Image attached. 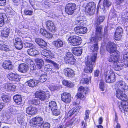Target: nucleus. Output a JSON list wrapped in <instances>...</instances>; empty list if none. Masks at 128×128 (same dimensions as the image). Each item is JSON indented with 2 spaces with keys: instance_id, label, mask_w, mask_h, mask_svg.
<instances>
[{
  "instance_id": "obj_26",
  "label": "nucleus",
  "mask_w": 128,
  "mask_h": 128,
  "mask_svg": "<svg viewBox=\"0 0 128 128\" xmlns=\"http://www.w3.org/2000/svg\"><path fill=\"white\" fill-rule=\"evenodd\" d=\"M26 112L27 114L30 115H33L36 113L37 109L35 107L29 106L26 108Z\"/></svg>"
},
{
  "instance_id": "obj_43",
  "label": "nucleus",
  "mask_w": 128,
  "mask_h": 128,
  "mask_svg": "<svg viewBox=\"0 0 128 128\" xmlns=\"http://www.w3.org/2000/svg\"><path fill=\"white\" fill-rule=\"evenodd\" d=\"M88 88H84L82 86H80L78 89V91L79 92L83 93L86 94L87 92Z\"/></svg>"
},
{
  "instance_id": "obj_60",
  "label": "nucleus",
  "mask_w": 128,
  "mask_h": 128,
  "mask_svg": "<svg viewBox=\"0 0 128 128\" xmlns=\"http://www.w3.org/2000/svg\"><path fill=\"white\" fill-rule=\"evenodd\" d=\"M128 89V86L124 82V85H122V86L121 88H120V90L122 91H127Z\"/></svg>"
},
{
  "instance_id": "obj_55",
  "label": "nucleus",
  "mask_w": 128,
  "mask_h": 128,
  "mask_svg": "<svg viewBox=\"0 0 128 128\" xmlns=\"http://www.w3.org/2000/svg\"><path fill=\"white\" fill-rule=\"evenodd\" d=\"M24 46L25 48H33L34 47V45L31 43L26 42L24 43Z\"/></svg>"
},
{
  "instance_id": "obj_27",
  "label": "nucleus",
  "mask_w": 128,
  "mask_h": 128,
  "mask_svg": "<svg viewBox=\"0 0 128 128\" xmlns=\"http://www.w3.org/2000/svg\"><path fill=\"white\" fill-rule=\"evenodd\" d=\"M35 40L37 44L41 48H44L47 46V43L42 39L36 38L35 39Z\"/></svg>"
},
{
  "instance_id": "obj_9",
  "label": "nucleus",
  "mask_w": 128,
  "mask_h": 128,
  "mask_svg": "<svg viewBox=\"0 0 128 128\" xmlns=\"http://www.w3.org/2000/svg\"><path fill=\"white\" fill-rule=\"evenodd\" d=\"M81 39L80 37L75 35H71L68 39V41L72 46H76L80 44L81 43Z\"/></svg>"
},
{
  "instance_id": "obj_10",
  "label": "nucleus",
  "mask_w": 128,
  "mask_h": 128,
  "mask_svg": "<svg viewBox=\"0 0 128 128\" xmlns=\"http://www.w3.org/2000/svg\"><path fill=\"white\" fill-rule=\"evenodd\" d=\"M104 19V16H100L98 18L96 22L95 25L96 27V35L98 34L100 36H101L102 26H99V25L101 22H103Z\"/></svg>"
},
{
  "instance_id": "obj_59",
  "label": "nucleus",
  "mask_w": 128,
  "mask_h": 128,
  "mask_svg": "<svg viewBox=\"0 0 128 128\" xmlns=\"http://www.w3.org/2000/svg\"><path fill=\"white\" fill-rule=\"evenodd\" d=\"M74 113V111L72 109L71 110L68 112L67 114H66L65 116V118H67L70 116H72Z\"/></svg>"
},
{
  "instance_id": "obj_53",
  "label": "nucleus",
  "mask_w": 128,
  "mask_h": 128,
  "mask_svg": "<svg viewBox=\"0 0 128 128\" xmlns=\"http://www.w3.org/2000/svg\"><path fill=\"white\" fill-rule=\"evenodd\" d=\"M74 57L72 54L70 52H67L66 54V55L64 56V60H66L68 58H70L71 57Z\"/></svg>"
},
{
  "instance_id": "obj_36",
  "label": "nucleus",
  "mask_w": 128,
  "mask_h": 128,
  "mask_svg": "<svg viewBox=\"0 0 128 128\" xmlns=\"http://www.w3.org/2000/svg\"><path fill=\"white\" fill-rule=\"evenodd\" d=\"M53 44L56 48H58L62 46L63 42L61 40L59 39L54 41Z\"/></svg>"
},
{
  "instance_id": "obj_28",
  "label": "nucleus",
  "mask_w": 128,
  "mask_h": 128,
  "mask_svg": "<svg viewBox=\"0 0 128 128\" xmlns=\"http://www.w3.org/2000/svg\"><path fill=\"white\" fill-rule=\"evenodd\" d=\"M27 52L28 54L31 56H35L39 54V52L38 50L33 48L28 49Z\"/></svg>"
},
{
  "instance_id": "obj_21",
  "label": "nucleus",
  "mask_w": 128,
  "mask_h": 128,
  "mask_svg": "<svg viewBox=\"0 0 128 128\" xmlns=\"http://www.w3.org/2000/svg\"><path fill=\"white\" fill-rule=\"evenodd\" d=\"M104 77L108 76H110L112 80L114 79V78H115L113 70L111 69L110 67H107V70L105 71L104 73Z\"/></svg>"
},
{
  "instance_id": "obj_49",
  "label": "nucleus",
  "mask_w": 128,
  "mask_h": 128,
  "mask_svg": "<svg viewBox=\"0 0 128 128\" xmlns=\"http://www.w3.org/2000/svg\"><path fill=\"white\" fill-rule=\"evenodd\" d=\"M11 114L9 112L3 116V120L7 121L10 120L12 118Z\"/></svg>"
},
{
  "instance_id": "obj_58",
  "label": "nucleus",
  "mask_w": 128,
  "mask_h": 128,
  "mask_svg": "<svg viewBox=\"0 0 128 128\" xmlns=\"http://www.w3.org/2000/svg\"><path fill=\"white\" fill-rule=\"evenodd\" d=\"M52 112L53 114L55 116H57L60 114V112L59 110L57 109V108L54 110L51 111Z\"/></svg>"
},
{
  "instance_id": "obj_16",
  "label": "nucleus",
  "mask_w": 128,
  "mask_h": 128,
  "mask_svg": "<svg viewBox=\"0 0 128 128\" xmlns=\"http://www.w3.org/2000/svg\"><path fill=\"white\" fill-rule=\"evenodd\" d=\"M106 49L107 50L110 54L114 53L116 50V44L113 42H109L107 44Z\"/></svg>"
},
{
  "instance_id": "obj_13",
  "label": "nucleus",
  "mask_w": 128,
  "mask_h": 128,
  "mask_svg": "<svg viewBox=\"0 0 128 128\" xmlns=\"http://www.w3.org/2000/svg\"><path fill=\"white\" fill-rule=\"evenodd\" d=\"M76 5L74 3H71L67 4L65 8L66 12L69 15H72L76 9Z\"/></svg>"
},
{
  "instance_id": "obj_2",
  "label": "nucleus",
  "mask_w": 128,
  "mask_h": 128,
  "mask_svg": "<svg viewBox=\"0 0 128 128\" xmlns=\"http://www.w3.org/2000/svg\"><path fill=\"white\" fill-rule=\"evenodd\" d=\"M86 21L85 18L81 15L78 16L75 19V24L78 26L74 28V32L77 34H83L87 31V28L83 27V24Z\"/></svg>"
},
{
  "instance_id": "obj_34",
  "label": "nucleus",
  "mask_w": 128,
  "mask_h": 128,
  "mask_svg": "<svg viewBox=\"0 0 128 128\" xmlns=\"http://www.w3.org/2000/svg\"><path fill=\"white\" fill-rule=\"evenodd\" d=\"M60 32L62 34H66L70 29L68 25L65 24H62Z\"/></svg>"
},
{
  "instance_id": "obj_51",
  "label": "nucleus",
  "mask_w": 128,
  "mask_h": 128,
  "mask_svg": "<svg viewBox=\"0 0 128 128\" xmlns=\"http://www.w3.org/2000/svg\"><path fill=\"white\" fill-rule=\"evenodd\" d=\"M84 94L81 92H78L76 95V97L78 98H80V99L84 100L85 98Z\"/></svg>"
},
{
  "instance_id": "obj_15",
  "label": "nucleus",
  "mask_w": 128,
  "mask_h": 128,
  "mask_svg": "<svg viewBox=\"0 0 128 128\" xmlns=\"http://www.w3.org/2000/svg\"><path fill=\"white\" fill-rule=\"evenodd\" d=\"M25 117L23 114H19L17 116V120L16 121V123L17 124H19L22 126H26V122H24Z\"/></svg>"
},
{
  "instance_id": "obj_5",
  "label": "nucleus",
  "mask_w": 128,
  "mask_h": 128,
  "mask_svg": "<svg viewBox=\"0 0 128 128\" xmlns=\"http://www.w3.org/2000/svg\"><path fill=\"white\" fill-rule=\"evenodd\" d=\"M102 34V32L101 31V36H100L98 34L97 35L96 34V32L95 37H92L90 39V43H96L95 44L92 46L90 47V49L92 51L94 52H96L98 48L97 43L98 40H101L102 37H103Z\"/></svg>"
},
{
  "instance_id": "obj_39",
  "label": "nucleus",
  "mask_w": 128,
  "mask_h": 128,
  "mask_svg": "<svg viewBox=\"0 0 128 128\" xmlns=\"http://www.w3.org/2000/svg\"><path fill=\"white\" fill-rule=\"evenodd\" d=\"M124 82L122 80H120L116 82L115 85V88L116 90H120V88H121L122 85H124Z\"/></svg>"
},
{
  "instance_id": "obj_44",
  "label": "nucleus",
  "mask_w": 128,
  "mask_h": 128,
  "mask_svg": "<svg viewBox=\"0 0 128 128\" xmlns=\"http://www.w3.org/2000/svg\"><path fill=\"white\" fill-rule=\"evenodd\" d=\"M47 78V76L46 74L44 73L42 74L41 76H40L39 79L40 82H43L46 80Z\"/></svg>"
},
{
  "instance_id": "obj_17",
  "label": "nucleus",
  "mask_w": 128,
  "mask_h": 128,
  "mask_svg": "<svg viewBox=\"0 0 128 128\" xmlns=\"http://www.w3.org/2000/svg\"><path fill=\"white\" fill-rule=\"evenodd\" d=\"M2 29L1 32V36L3 38H8L10 33V28L7 27L3 26L1 28Z\"/></svg>"
},
{
  "instance_id": "obj_24",
  "label": "nucleus",
  "mask_w": 128,
  "mask_h": 128,
  "mask_svg": "<svg viewBox=\"0 0 128 128\" xmlns=\"http://www.w3.org/2000/svg\"><path fill=\"white\" fill-rule=\"evenodd\" d=\"M28 69V65L25 64H20L18 68L19 71L22 73L26 72Z\"/></svg>"
},
{
  "instance_id": "obj_40",
  "label": "nucleus",
  "mask_w": 128,
  "mask_h": 128,
  "mask_svg": "<svg viewBox=\"0 0 128 128\" xmlns=\"http://www.w3.org/2000/svg\"><path fill=\"white\" fill-rule=\"evenodd\" d=\"M50 109L51 111L54 110L56 108V102L54 101H51L49 102L48 104Z\"/></svg>"
},
{
  "instance_id": "obj_7",
  "label": "nucleus",
  "mask_w": 128,
  "mask_h": 128,
  "mask_svg": "<svg viewBox=\"0 0 128 128\" xmlns=\"http://www.w3.org/2000/svg\"><path fill=\"white\" fill-rule=\"evenodd\" d=\"M36 98H39L41 100H44L50 97V95L49 91L46 92L39 90L36 92L35 94Z\"/></svg>"
},
{
  "instance_id": "obj_50",
  "label": "nucleus",
  "mask_w": 128,
  "mask_h": 128,
  "mask_svg": "<svg viewBox=\"0 0 128 128\" xmlns=\"http://www.w3.org/2000/svg\"><path fill=\"white\" fill-rule=\"evenodd\" d=\"M110 76H108L106 77H104V79L105 81L106 82L111 83L114 82L115 80V78H114L113 80H112Z\"/></svg>"
},
{
  "instance_id": "obj_6",
  "label": "nucleus",
  "mask_w": 128,
  "mask_h": 128,
  "mask_svg": "<svg viewBox=\"0 0 128 128\" xmlns=\"http://www.w3.org/2000/svg\"><path fill=\"white\" fill-rule=\"evenodd\" d=\"M118 62L119 64L115 65V70H121L124 65L128 66V53L124 55L122 60H119Z\"/></svg>"
},
{
  "instance_id": "obj_29",
  "label": "nucleus",
  "mask_w": 128,
  "mask_h": 128,
  "mask_svg": "<svg viewBox=\"0 0 128 128\" xmlns=\"http://www.w3.org/2000/svg\"><path fill=\"white\" fill-rule=\"evenodd\" d=\"M13 99L14 102L17 104L22 105V99L20 95H16L15 96L13 97Z\"/></svg>"
},
{
  "instance_id": "obj_23",
  "label": "nucleus",
  "mask_w": 128,
  "mask_h": 128,
  "mask_svg": "<svg viewBox=\"0 0 128 128\" xmlns=\"http://www.w3.org/2000/svg\"><path fill=\"white\" fill-rule=\"evenodd\" d=\"M46 25L47 29L52 32H54L56 30V28L53 22L52 21H47Z\"/></svg>"
},
{
  "instance_id": "obj_3",
  "label": "nucleus",
  "mask_w": 128,
  "mask_h": 128,
  "mask_svg": "<svg viewBox=\"0 0 128 128\" xmlns=\"http://www.w3.org/2000/svg\"><path fill=\"white\" fill-rule=\"evenodd\" d=\"M45 60L47 62L52 64L54 67V68H52V66H50L49 65H46L45 66L44 70L49 74L55 73L58 74V71L56 70H58L60 68L59 65L55 62L48 59L46 58Z\"/></svg>"
},
{
  "instance_id": "obj_56",
  "label": "nucleus",
  "mask_w": 128,
  "mask_h": 128,
  "mask_svg": "<svg viewBox=\"0 0 128 128\" xmlns=\"http://www.w3.org/2000/svg\"><path fill=\"white\" fill-rule=\"evenodd\" d=\"M89 82V80L88 78H82L80 81V83L81 84H88Z\"/></svg>"
},
{
  "instance_id": "obj_64",
  "label": "nucleus",
  "mask_w": 128,
  "mask_h": 128,
  "mask_svg": "<svg viewBox=\"0 0 128 128\" xmlns=\"http://www.w3.org/2000/svg\"><path fill=\"white\" fill-rule=\"evenodd\" d=\"M122 16V17L124 18V20L126 22H128V12H126Z\"/></svg>"
},
{
  "instance_id": "obj_47",
  "label": "nucleus",
  "mask_w": 128,
  "mask_h": 128,
  "mask_svg": "<svg viewBox=\"0 0 128 128\" xmlns=\"http://www.w3.org/2000/svg\"><path fill=\"white\" fill-rule=\"evenodd\" d=\"M66 64H74L76 60L74 57H71L70 58H68L67 59L64 60Z\"/></svg>"
},
{
  "instance_id": "obj_20",
  "label": "nucleus",
  "mask_w": 128,
  "mask_h": 128,
  "mask_svg": "<svg viewBox=\"0 0 128 128\" xmlns=\"http://www.w3.org/2000/svg\"><path fill=\"white\" fill-rule=\"evenodd\" d=\"M42 55L48 58H54V54L50 51L47 50H44L41 52Z\"/></svg>"
},
{
  "instance_id": "obj_52",
  "label": "nucleus",
  "mask_w": 128,
  "mask_h": 128,
  "mask_svg": "<svg viewBox=\"0 0 128 128\" xmlns=\"http://www.w3.org/2000/svg\"><path fill=\"white\" fill-rule=\"evenodd\" d=\"M2 98L4 102L7 103H8L10 101V98L8 96H4Z\"/></svg>"
},
{
  "instance_id": "obj_18",
  "label": "nucleus",
  "mask_w": 128,
  "mask_h": 128,
  "mask_svg": "<svg viewBox=\"0 0 128 128\" xmlns=\"http://www.w3.org/2000/svg\"><path fill=\"white\" fill-rule=\"evenodd\" d=\"M61 100L66 103H69L71 101V97L70 94L64 92L61 96Z\"/></svg>"
},
{
  "instance_id": "obj_63",
  "label": "nucleus",
  "mask_w": 128,
  "mask_h": 128,
  "mask_svg": "<svg viewBox=\"0 0 128 128\" xmlns=\"http://www.w3.org/2000/svg\"><path fill=\"white\" fill-rule=\"evenodd\" d=\"M90 112L89 110H86L85 112L84 119L86 121L87 119L89 118Z\"/></svg>"
},
{
  "instance_id": "obj_19",
  "label": "nucleus",
  "mask_w": 128,
  "mask_h": 128,
  "mask_svg": "<svg viewBox=\"0 0 128 128\" xmlns=\"http://www.w3.org/2000/svg\"><path fill=\"white\" fill-rule=\"evenodd\" d=\"M14 45L15 48L18 50H20L22 48L23 44L20 38L17 37L15 39Z\"/></svg>"
},
{
  "instance_id": "obj_48",
  "label": "nucleus",
  "mask_w": 128,
  "mask_h": 128,
  "mask_svg": "<svg viewBox=\"0 0 128 128\" xmlns=\"http://www.w3.org/2000/svg\"><path fill=\"white\" fill-rule=\"evenodd\" d=\"M0 49L6 51L10 50L9 46L5 44H0Z\"/></svg>"
},
{
  "instance_id": "obj_25",
  "label": "nucleus",
  "mask_w": 128,
  "mask_h": 128,
  "mask_svg": "<svg viewBox=\"0 0 128 128\" xmlns=\"http://www.w3.org/2000/svg\"><path fill=\"white\" fill-rule=\"evenodd\" d=\"M64 73L65 76L68 77L72 78L74 76V72L72 69L67 68L64 70Z\"/></svg>"
},
{
  "instance_id": "obj_62",
  "label": "nucleus",
  "mask_w": 128,
  "mask_h": 128,
  "mask_svg": "<svg viewBox=\"0 0 128 128\" xmlns=\"http://www.w3.org/2000/svg\"><path fill=\"white\" fill-rule=\"evenodd\" d=\"M100 88L101 90L103 91L104 90V82L103 81H101L100 84Z\"/></svg>"
},
{
  "instance_id": "obj_11",
  "label": "nucleus",
  "mask_w": 128,
  "mask_h": 128,
  "mask_svg": "<svg viewBox=\"0 0 128 128\" xmlns=\"http://www.w3.org/2000/svg\"><path fill=\"white\" fill-rule=\"evenodd\" d=\"M95 4L94 2H92L88 3L86 7L85 10L88 14L91 15L95 12Z\"/></svg>"
},
{
  "instance_id": "obj_54",
  "label": "nucleus",
  "mask_w": 128,
  "mask_h": 128,
  "mask_svg": "<svg viewBox=\"0 0 128 128\" xmlns=\"http://www.w3.org/2000/svg\"><path fill=\"white\" fill-rule=\"evenodd\" d=\"M76 118H73L72 119L70 120L69 122H67L66 123V125L67 126L70 127L72 126L73 124H75V120Z\"/></svg>"
},
{
  "instance_id": "obj_32",
  "label": "nucleus",
  "mask_w": 128,
  "mask_h": 128,
  "mask_svg": "<svg viewBox=\"0 0 128 128\" xmlns=\"http://www.w3.org/2000/svg\"><path fill=\"white\" fill-rule=\"evenodd\" d=\"M40 31L42 34L47 38H50L52 37V35L51 33L48 32L46 30L43 29H41Z\"/></svg>"
},
{
  "instance_id": "obj_46",
  "label": "nucleus",
  "mask_w": 128,
  "mask_h": 128,
  "mask_svg": "<svg viewBox=\"0 0 128 128\" xmlns=\"http://www.w3.org/2000/svg\"><path fill=\"white\" fill-rule=\"evenodd\" d=\"M62 84L64 85H65L67 86L68 87H69L70 88L73 87V84L70 82H69L68 81L64 80L62 81Z\"/></svg>"
},
{
  "instance_id": "obj_33",
  "label": "nucleus",
  "mask_w": 128,
  "mask_h": 128,
  "mask_svg": "<svg viewBox=\"0 0 128 128\" xmlns=\"http://www.w3.org/2000/svg\"><path fill=\"white\" fill-rule=\"evenodd\" d=\"M6 18V16L5 13H0V27L2 28L3 26H4V20Z\"/></svg>"
},
{
  "instance_id": "obj_4",
  "label": "nucleus",
  "mask_w": 128,
  "mask_h": 128,
  "mask_svg": "<svg viewBox=\"0 0 128 128\" xmlns=\"http://www.w3.org/2000/svg\"><path fill=\"white\" fill-rule=\"evenodd\" d=\"M96 57L97 53H95L91 57L90 60L88 59L87 61L85 62L86 67L84 68V71L85 72L89 73L92 72Z\"/></svg>"
},
{
  "instance_id": "obj_35",
  "label": "nucleus",
  "mask_w": 128,
  "mask_h": 128,
  "mask_svg": "<svg viewBox=\"0 0 128 128\" xmlns=\"http://www.w3.org/2000/svg\"><path fill=\"white\" fill-rule=\"evenodd\" d=\"M82 50L81 48H75L72 50V53L75 55L80 56L82 54Z\"/></svg>"
},
{
  "instance_id": "obj_41",
  "label": "nucleus",
  "mask_w": 128,
  "mask_h": 128,
  "mask_svg": "<svg viewBox=\"0 0 128 128\" xmlns=\"http://www.w3.org/2000/svg\"><path fill=\"white\" fill-rule=\"evenodd\" d=\"M28 103L30 105L37 106L40 104V101L38 99H32L29 100Z\"/></svg>"
},
{
  "instance_id": "obj_61",
  "label": "nucleus",
  "mask_w": 128,
  "mask_h": 128,
  "mask_svg": "<svg viewBox=\"0 0 128 128\" xmlns=\"http://www.w3.org/2000/svg\"><path fill=\"white\" fill-rule=\"evenodd\" d=\"M9 112L10 114H15L16 112H17V110L14 108V107L12 108V107L10 108L9 109Z\"/></svg>"
},
{
  "instance_id": "obj_22",
  "label": "nucleus",
  "mask_w": 128,
  "mask_h": 128,
  "mask_svg": "<svg viewBox=\"0 0 128 128\" xmlns=\"http://www.w3.org/2000/svg\"><path fill=\"white\" fill-rule=\"evenodd\" d=\"M122 31L123 30L119 26L117 28L114 34V38L116 40H118L120 39L121 37V34Z\"/></svg>"
},
{
  "instance_id": "obj_42",
  "label": "nucleus",
  "mask_w": 128,
  "mask_h": 128,
  "mask_svg": "<svg viewBox=\"0 0 128 128\" xmlns=\"http://www.w3.org/2000/svg\"><path fill=\"white\" fill-rule=\"evenodd\" d=\"M109 0H104L103 2V6L104 9L108 8L110 6L112 3Z\"/></svg>"
},
{
  "instance_id": "obj_8",
  "label": "nucleus",
  "mask_w": 128,
  "mask_h": 128,
  "mask_svg": "<svg viewBox=\"0 0 128 128\" xmlns=\"http://www.w3.org/2000/svg\"><path fill=\"white\" fill-rule=\"evenodd\" d=\"M44 122L42 118L38 116L33 118L31 120L30 123V126L33 127L40 126H41Z\"/></svg>"
},
{
  "instance_id": "obj_37",
  "label": "nucleus",
  "mask_w": 128,
  "mask_h": 128,
  "mask_svg": "<svg viewBox=\"0 0 128 128\" xmlns=\"http://www.w3.org/2000/svg\"><path fill=\"white\" fill-rule=\"evenodd\" d=\"M35 61L39 69L41 68L44 64V62L43 60L38 58L36 59Z\"/></svg>"
},
{
  "instance_id": "obj_30",
  "label": "nucleus",
  "mask_w": 128,
  "mask_h": 128,
  "mask_svg": "<svg viewBox=\"0 0 128 128\" xmlns=\"http://www.w3.org/2000/svg\"><path fill=\"white\" fill-rule=\"evenodd\" d=\"M2 66L5 69L11 70L12 68V66L10 60L6 61L2 64Z\"/></svg>"
},
{
  "instance_id": "obj_12",
  "label": "nucleus",
  "mask_w": 128,
  "mask_h": 128,
  "mask_svg": "<svg viewBox=\"0 0 128 128\" xmlns=\"http://www.w3.org/2000/svg\"><path fill=\"white\" fill-rule=\"evenodd\" d=\"M120 57L119 52H116L114 53L113 55H110L108 59V61L110 62L113 63H115V65L116 64H118L119 63L118 62L119 60H119Z\"/></svg>"
},
{
  "instance_id": "obj_38",
  "label": "nucleus",
  "mask_w": 128,
  "mask_h": 128,
  "mask_svg": "<svg viewBox=\"0 0 128 128\" xmlns=\"http://www.w3.org/2000/svg\"><path fill=\"white\" fill-rule=\"evenodd\" d=\"M38 83V81L32 79H31L27 82L28 85L32 87L36 86Z\"/></svg>"
},
{
  "instance_id": "obj_1",
  "label": "nucleus",
  "mask_w": 128,
  "mask_h": 128,
  "mask_svg": "<svg viewBox=\"0 0 128 128\" xmlns=\"http://www.w3.org/2000/svg\"><path fill=\"white\" fill-rule=\"evenodd\" d=\"M116 96L118 99L122 101L118 102V106L119 109L122 112L124 111L128 112V102L126 96L123 92L124 91L116 90Z\"/></svg>"
},
{
  "instance_id": "obj_31",
  "label": "nucleus",
  "mask_w": 128,
  "mask_h": 128,
  "mask_svg": "<svg viewBox=\"0 0 128 128\" xmlns=\"http://www.w3.org/2000/svg\"><path fill=\"white\" fill-rule=\"evenodd\" d=\"M16 88V86L10 83L6 84L4 87L5 89L8 91H15Z\"/></svg>"
},
{
  "instance_id": "obj_57",
  "label": "nucleus",
  "mask_w": 128,
  "mask_h": 128,
  "mask_svg": "<svg viewBox=\"0 0 128 128\" xmlns=\"http://www.w3.org/2000/svg\"><path fill=\"white\" fill-rule=\"evenodd\" d=\"M33 12L32 10L25 9L24 10V14L26 15L31 16L32 15Z\"/></svg>"
},
{
  "instance_id": "obj_14",
  "label": "nucleus",
  "mask_w": 128,
  "mask_h": 128,
  "mask_svg": "<svg viewBox=\"0 0 128 128\" xmlns=\"http://www.w3.org/2000/svg\"><path fill=\"white\" fill-rule=\"evenodd\" d=\"M8 77L10 80L13 81L16 84L20 80V76L15 73H9Z\"/></svg>"
},
{
  "instance_id": "obj_45",
  "label": "nucleus",
  "mask_w": 128,
  "mask_h": 128,
  "mask_svg": "<svg viewBox=\"0 0 128 128\" xmlns=\"http://www.w3.org/2000/svg\"><path fill=\"white\" fill-rule=\"evenodd\" d=\"M117 12H116L114 9H112L110 10L109 16L112 18L116 17L117 15Z\"/></svg>"
}]
</instances>
